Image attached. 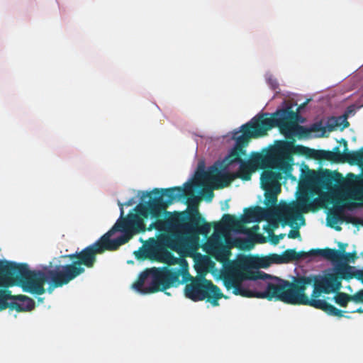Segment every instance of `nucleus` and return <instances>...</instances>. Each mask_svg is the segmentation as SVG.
I'll use <instances>...</instances> for the list:
<instances>
[{
  "label": "nucleus",
  "instance_id": "40",
  "mask_svg": "<svg viewBox=\"0 0 363 363\" xmlns=\"http://www.w3.org/2000/svg\"><path fill=\"white\" fill-rule=\"evenodd\" d=\"M301 236L298 229H293L288 233V238L291 239H296Z\"/></svg>",
  "mask_w": 363,
  "mask_h": 363
},
{
  "label": "nucleus",
  "instance_id": "50",
  "mask_svg": "<svg viewBox=\"0 0 363 363\" xmlns=\"http://www.w3.org/2000/svg\"><path fill=\"white\" fill-rule=\"evenodd\" d=\"M125 206H131L132 205V200L128 201L125 203Z\"/></svg>",
  "mask_w": 363,
  "mask_h": 363
},
{
  "label": "nucleus",
  "instance_id": "52",
  "mask_svg": "<svg viewBox=\"0 0 363 363\" xmlns=\"http://www.w3.org/2000/svg\"><path fill=\"white\" fill-rule=\"evenodd\" d=\"M43 298H38V301H43Z\"/></svg>",
  "mask_w": 363,
  "mask_h": 363
},
{
  "label": "nucleus",
  "instance_id": "39",
  "mask_svg": "<svg viewBox=\"0 0 363 363\" xmlns=\"http://www.w3.org/2000/svg\"><path fill=\"white\" fill-rule=\"evenodd\" d=\"M284 237H285L284 233H281L277 235H273L271 238V242L274 245H277L281 240L284 239Z\"/></svg>",
  "mask_w": 363,
  "mask_h": 363
},
{
  "label": "nucleus",
  "instance_id": "4",
  "mask_svg": "<svg viewBox=\"0 0 363 363\" xmlns=\"http://www.w3.org/2000/svg\"><path fill=\"white\" fill-rule=\"evenodd\" d=\"M62 287L70 282L65 264L56 265L52 269L31 271L26 263L0 260V285L21 286L23 291L35 295L45 294L44 285Z\"/></svg>",
  "mask_w": 363,
  "mask_h": 363
},
{
  "label": "nucleus",
  "instance_id": "5",
  "mask_svg": "<svg viewBox=\"0 0 363 363\" xmlns=\"http://www.w3.org/2000/svg\"><path fill=\"white\" fill-rule=\"evenodd\" d=\"M62 287L70 282L65 264L56 265L52 269L31 271L26 263L0 260V285L21 286L23 291L35 295L45 294L44 285Z\"/></svg>",
  "mask_w": 363,
  "mask_h": 363
},
{
  "label": "nucleus",
  "instance_id": "22",
  "mask_svg": "<svg viewBox=\"0 0 363 363\" xmlns=\"http://www.w3.org/2000/svg\"><path fill=\"white\" fill-rule=\"evenodd\" d=\"M152 260L173 265L178 263V258L163 247L155 246Z\"/></svg>",
  "mask_w": 363,
  "mask_h": 363
},
{
  "label": "nucleus",
  "instance_id": "44",
  "mask_svg": "<svg viewBox=\"0 0 363 363\" xmlns=\"http://www.w3.org/2000/svg\"><path fill=\"white\" fill-rule=\"evenodd\" d=\"M347 246V244H344V243H341V242L339 243V247H340L339 250H340L342 252V255L345 254V247Z\"/></svg>",
  "mask_w": 363,
  "mask_h": 363
},
{
  "label": "nucleus",
  "instance_id": "26",
  "mask_svg": "<svg viewBox=\"0 0 363 363\" xmlns=\"http://www.w3.org/2000/svg\"><path fill=\"white\" fill-rule=\"evenodd\" d=\"M301 219L303 223L305 220L303 216L300 213L298 209L294 206H287L284 208V224H287L293 227L296 220Z\"/></svg>",
  "mask_w": 363,
  "mask_h": 363
},
{
  "label": "nucleus",
  "instance_id": "32",
  "mask_svg": "<svg viewBox=\"0 0 363 363\" xmlns=\"http://www.w3.org/2000/svg\"><path fill=\"white\" fill-rule=\"evenodd\" d=\"M337 251V250H336ZM340 253V258L337 260H330L333 262H340L342 261L350 262V260L354 261L357 258L356 252H349L342 255L340 250H338Z\"/></svg>",
  "mask_w": 363,
  "mask_h": 363
},
{
  "label": "nucleus",
  "instance_id": "36",
  "mask_svg": "<svg viewBox=\"0 0 363 363\" xmlns=\"http://www.w3.org/2000/svg\"><path fill=\"white\" fill-rule=\"evenodd\" d=\"M14 296L11 295V291L8 289L0 290V301H8V300H14Z\"/></svg>",
  "mask_w": 363,
  "mask_h": 363
},
{
  "label": "nucleus",
  "instance_id": "51",
  "mask_svg": "<svg viewBox=\"0 0 363 363\" xmlns=\"http://www.w3.org/2000/svg\"><path fill=\"white\" fill-rule=\"evenodd\" d=\"M254 229H255V230H258V229H259L258 225L255 226V227H254Z\"/></svg>",
  "mask_w": 363,
  "mask_h": 363
},
{
  "label": "nucleus",
  "instance_id": "41",
  "mask_svg": "<svg viewBox=\"0 0 363 363\" xmlns=\"http://www.w3.org/2000/svg\"><path fill=\"white\" fill-rule=\"evenodd\" d=\"M221 177V179H222V181H223V184H221V185L220 186V187H224V186H228V185L230 183V182H231V179H230L229 175H228V174H223V175H221V177Z\"/></svg>",
  "mask_w": 363,
  "mask_h": 363
},
{
  "label": "nucleus",
  "instance_id": "45",
  "mask_svg": "<svg viewBox=\"0 0 363 363\" xmlns=\"http://www.w3.org/2000/svg\"><path fill=\"white\" fill-rule=\"evenodd\" d=\"M341 143H342V144H343V145H344V150H343V152H347V151H349V150H348V147H347V140H345V139H342V140H341Z\"/></svg>",
  "mask_w": 363,
  "mask_h": 363
},
{
  "label": "nucleus",
  "instance_id": "38",
  "mask_svg": "<svg viewBox=\"0 0 363 363\" xmlns=\"http://www.w3.org/2000/svg\"><path fill=\"white\" fill-rule=\"evenodd\" d=\"M353 302L363 303V289L359 290L355 294H352Z\"/></svg>",
  "mask_w": 363,
  "mask_h": 363
},
{
  "label": "nucleus",
  "instance_id": "37",
  "mask_svg": "<svg viewBox=\"0 0 363 363\" xmlns=\"http://www.w3.org/2000/svg\"><path fill=\"white\" fill-rule=\"evenodd\" d=\"M202 194L205 196L207 201H211L214 196L213 189L210 188H205L202 190Z\"/></svg>",
  "mask_w": 363,
  "mask_h": 363
},
{
  "label": "nucleus",
  "instance_id": "43",
  "mask_svg": "<svg viewBox=\"0 0 363 363\" xmlns=\"http://www.w3.org/2000/svg\"><path fill=\"white\" fill-rule=\"evenodd\" d=\"M282 257V255H272V259L276 262V263H283L281 260H284V258H281Z\"/></svg>",
  "mask_w": 363,
  "mask_h": 363
},
{
  "label": "nucleus",
  "instance_id": "18",
  "mask_svg": "<svg viewBox=\"0 0 363 363\" xmlns=\"http://www.w3.org/2000/svg\"><path fill=\"white\" fill-rule=\"evenodd\" d=\"M335 273L342 280H350L353 278L357 279L363 284V270H354V267L347 264H340L335 269Z\"/></svg>",
  "mask_w": 363,
  "mask_h": 363
},
{
  "label": "nucleus",
  "instance_id": "24",
  "mask_svg": "<svg viewBox=\"0 0 363 363\" xmlns=\"http://www.w3.org/2000/svg\"><path fill=\"white\" fill-rule=\"evenodd\" d=\"M306 150L311 151L312 152L311 155L317 160L338 163V157L340 156L338 146L335 147L332 151L324 150H315L308 148H306Z\"/></svg>",
  "mask_w": 363,
  "mask_h": 363
},
{
  "label": "nucleus",
  "instance_id": "35",
  "mask_svg": "<svg viewBox=\"0 0 363 363\" xmlns=\"http://www.w3.org/2000/svg\"><path fill=\"white\" fill-rule=\"evenodd\" d=\"M339 220H340V216L336 211L331 213L328 222H332L333 223H330L329 225L331 228H335V230H341L340 227H339V226L335 227L334 226V224H336Z\"/></svg>",
  "mask_w": 363,
  "mask_h": 363
},
{
  "label": "nucleus",
  "instance_id": "21",
  "mask_svg": "<svg viewBox=\"0 0 363 363\" xmlns=\"http://www.w3.org/2000/svg\"><path fill=\"white\" fill-rule=\"evenodd\" d=\"M283 110H288L289 111H291L292 113H294L296 116V117L294 118V119H291V118H289L287 119V122L288 123H291V132L290 133H289V135H286L285 134H283L286 138H291V136L292 135L293 133H294V129L296 128V130H297V133L299 136L301 137H308L310 133H311V130H310V127H305V126H302V125H297V121H298V114L296 112H294V111H292L290 107H288L286 108H283V109H280V110H278L277 111L272 117H269V118H274L275 117H277V113L279 112V111H283Z\"/></svg>",
  "mask_w": 363,
  "mask_h": 363
},
{
  "label": "nucleus",
  "instance_id": "48",
  "mask_svg": "<svg viewBox=\"0 0 363 363\" xmlns=\"http://www.w3.org/2000/svg\"><path fill=\"white\" fill-rule=\"evenodd\" d=\"M213 172H215V173L218 172L217 167H211V169H210V174H213Z\"/></svg>",
  "mask_w": 363,
  "mask_h": 363
},
{
  "label": "nucleus",
  "instance_id": "25",
  "mask_svg": "<svg viewBox=\"0 0 363 363\" xmlns=\"http://www.w3.org/2000/svg\"><path fill=\"white\" fill-rule=\"evenodd\" d=\"M223 225L228 228H233L238 232L250 233V230L243 226V222L241 219H238L230 214L223 215Z\"/></svg>",
  "mask_w": 363,
  "mask_h": 363
},
{
  "label": "nucleus",
  "instance_id": "3",
  "mask_svg": "<svg viewBox=\"0 0 363 363\" xmlns=\"http://www.w3.org/2000/svg\"><path fill=\"white\" fill-rule=\"evenodd\" d=\"M62 287L70 282L65 264L56 265L52 269L31 271L26 263L0 260V285L21 286L23 291L35 295L45 294L44 285Z\"/></svg>",
  "mask_w": 363,
  "mask_h": 363
},
{
  "label": "nucleus",
  "instance_id": "20",
  "mask_svg": "<svg viewBox=\"0 0 363 363\" xmlns=\"http://www.w3.org/2000/svg\"><path fill=\"white\" fill-rule=\"evenodd\" d=\"M13 298V301L11 302V310H16L18 312L30 311L35 306V301L25 295H17Z\"/></svg>",
  "mask_w": 363,
  "mask_h": 363
},
{
  "label": "nucleus",
  "instance_id": "10",
  "mask_svg": "<svg viewBox=\"0 0 363 363\" xmlns=\"http://www.w3.org/2000/svg\"><path fill=\"white\" fill-rule=\"evenodd\" d=\"M191 194V184L186 183L184 187L174 186L167 189H154L151 192H143L141 201H144L146 197L149 201L142 208L140 213L144 217L150 214L152 218L161 217L166 208L174 201L182 199L184 194Z\"/></svg>",
  "mask_w": 363,
  "mask_h": 363
},
{
  "label": "nucleus",
  "instance_id": "1",
  "mask_svg": "<svg viewBox=\"0 0 363 363\" xmlns=\"http://www.w3.org/2000/svg\"><path fill=\"white\" fill-rule=\"evenodd\" d=\"M118 205L121 206L120 219L107 233L80 252L62 256L72 261V263L65 264L70 281L85 272L84 267L92 268L96 262L97 255L116 250L134 235L147 230L142 217L135 213H129L126 218H123V204L118 202Z\"/></svg>",
  "mask_w": 363,
  "mask_h": 363
},
{
  "label": "nucleus",
  "instance_id": "11",
  "mask_svg": "<svg viewBox=\"0 0 363 363\" xmlns=\"http://www.w3.org/2000/svg\"><path fill=\"white\" fill-rule=\"evenodd\" d=\"M181 269V275L185 278L190 277V283L186 284L184 289L185 296L194 301L206 300L213 306H218V300L223 297L218 286L213 284L211 280L204 277L193 278L190 276L187 269L179 268Z\"/></svg>",
  "mask_w": 363,
  "mask_h": 363
},
{
  "label": "nucleus",
  "instance_id": "19",
  "mask_svg": "<svg viewBox=\"0 0 363 363\" xmlns=\"http://www.w3.org/2000/svg\"><path fill=\"white\" fill-rule=\"evenodd\" d=\"M338 163H348L350 165H363V147L357 151L340 152L339 149Z\"/></svg>",
  "mask_w": 363,
  "mask_h": 363
},
{
  "label": "nucleus",
  "instance_id": "16",
  "mask_svg": "<svg viewBox=\"0 0 363 363\" xmlns=\"http://www.w3.org/2000/svg\"><path fill=\"white\" fill-rule=\"evenodd\" d=\"M308 179L311 182L319 183L326 189H330L333 186L341 184L344 179L342 174L328 169H325L319 174L312 172L308 176Z\"/></svg>",
  "mask_w": 363,
  "mask_h": 363
},
{
  "label": "nucleus",
  "instance_id": "46",
  "mask_svg": "<svg viewBox=\"0 0 363 363\" xmlns=\"http://www.w3.org/2000/svg\"><path fill=\"white\" fill-rule=\"evenodd\" d=\"M341 143H342V144H343V145H344V150H343V152H347V151H349V150H348V147H347V140H345V139H342V140H341Z\"/></svg>",
  "mask_w": 363,
  "mask_h": 363
},
{
  "label": "nucleus",
  "instance_id": "49",
  "mask_svg": "<svg viewBox=\"0 0 363 363\" xmlns=\"http://www.w3.org/2000/svg\"><path fill=\"white\" fill-rule=\"evenodd\" d=\"M308 101H309V100H307L306 102H304L303 104L300 105L298 109L299 110V109L304 108L305 106L308 103Z\"/></svg>",
  "mask_w": 363,
  "mask_h": 363
},
{
  "label": "nucleus",
  "instance_id": "13",
  "mask_svg": "<svg viewBox=\"0 0 363 363\" xmlns=\"http://www.w3.org/2000/svg\"><path fill=\"white\" fill-rule=\"evenodd\" d=\"M286 145V152L283 155V158L278 164L287 169V170L281 169L278 167H269L266 164H261L260 167L264 170L261 174L260 182L262 189L276 188L277 186H281L280 180L282 179V174H284L286 177L291 175L294 165V158L292 156L293 144L286 140H280L275 145Z\"/></svg>",
  "mask_w": 363,
  "mask_h": 363
},
{
  "label": "nucleus",
  "instance_id": "53",
  "mask_svg": "<svg viewBox=\"0 0 363 363\" xmlns=\"http://www.w3.org/2000/svg\"><path fill=\"white\" fill-rule=\"evenodd\" d=\"M362 204H363V203Z\"/></svg>",
  "mask_w": 363,
  "mask_h": 363
},
{
  "label": "nucleus",
  "instance_id": "27",
  "mask_svg": "<svg viewBox=\"0 0 363 363\" xmlns=\"http://www.w3.org/2000/svg\"><path fill=\"white\" fill-rule=\"evenodd\" d=\"M231 252L229 247L223 244L216 245L212 249L211 255L215 259L225 264L229 259Z\"/></svg>",
  "mask_w": 363,
  "mask_h": 363
},
{
  "label": "nucleus",
  "instance_id": "8",
  "mask_svg": "<svg viewBox=\"0 0 363 363\" xmlns=\"http://www.w3.org/2000/svg\"><path fill=\"white\" fill-rule=\"evenodd\" d=\"M194 215H189V212H166V216L162 219L160 217L155 218L148 227V230L156 229L160 233H167L161 240L174 251H179L189 244L192 240H196L193 236L187 227H194L196 219Z\"/></svg>",
  "mask_w": 363,
  "mask_h": 363
},
{
  "label": "nucleus",
  "instance_id": "12",
  "mask_svg": "<svg viewBox=\"0 0 363 363\" xmlns=\"http://www.w3.org/2000/svg\"><path fill=\"white\" fill-rule=\"evenodd\" d=\"M286 145L283 143L281 145H275L266 155L256 153L251 160L241 162L238 172L235 174V177L248 181L251 179L252 172L261 164L287 170L286 167L278 164L286 152Z\"/></svg>",
  "mask_w": 363,
  "mask_h": 363
},
{
  "label": "nucleus",
  "instance_id": "30",
  "mask_svg": "<svg viewBox=\"0 0 363 363\" xmlns=\"http://www.w3.org/2000/svg\"><path fill=\"white\" fill-rule=\"evenodd\" d=\"M152 250H155V246L148 247L145 249H140L135 252V257L138 259H145L149 258L152 260L154 253Z\"/></svg>",
  "mask_w": 363,
  "mask_h": 363
},
{
  "label": "nucleus",
  "instance_id": "31",
  "mask_svg": "<svg viewBox=\"0 0 363 363\" xmlns=\"http://www.w3.org/2000/svg\"><path fill=\"white\" fill-rule=\"evenodd\" d=\"M298 205L302 208L303 212L313 210V203L308 196H303L298 200Z\"/></svg>",
  "mask_w": 363,
  "mask_h": 363
},
{
  "label": "nucleus",
  "instance_id": "17",
  "mask_svg": "<svg viewBox=\"0 0 363 363\" xmlns=\"http://www.w3.org/2000/svg\"><path fill=\"white\" fill-rule=\"evenodd\" d=\"M362 173L356 175L350 173L347 175V183L350 188L351 198L353 200L363 203V164Z\"/></svg>",
  "mask_w": 363,
  "mask_h": 363
},
{
  "label": "nucleus",
  "instance_id": "23",
  "mask_svg": "<svg viewBox=\"0 0 363 363\" xmlns=\"http://www.w3.org/2000/svg\"><path fill=\"white\" fill-rule=\"evenodd\" d=\"M244 212L245 216L241 218V220L243 222V226L246 223L262 220L267 213L266 210L259 206L245 208Z\"/></svg>",
  "mask_w": 363,
  "mask_h": 363
},
{
  "label": "nucleus",
  "instance_id": "28",
  "mask_svg": "<svg viewBox=\"0 0 363 363\" xmlns=\"http://www.w3.org/2000/svg\"><path fill=\"white\" fill-rule=\"evenodd\" d=\"M265 191V204L268 206H275L277 203V196L281 191V187L277 186L276 188H264Z\"/></svg>",
  "mask_w": 363,
  "mask_h": 363
},
{
  "label": "nucleus",
  "instance_id": "2",
  "mask_svg": "<svg viewBox=\"0 0 363 363\" xmlns=\"http://www.w3.org/2000/svg\"><path fill=\"white\" fill-rule=\"evenodd\" d=\"M282 283L284 303L309 306L338 318L344 316L343 313L346 312L318 298L322 294H330L340 290L342 284L335 272H325L313 278L298 277L292 281L282 279Z\"/></svg>",
  "mask_w": 363,
  "mask_h": 363
},
{
  "label": "nucleus",
  "instance_id": "47",
  "mask_svg": "<svg viewBox=\"0 0 363 363\" xmlns=\"http://www.w3.org/2000/svg\"><path fill=\"white\" fill-rule=\"evenodd\" d=\"M351 313H363V309L362 308H359L356 310L352 311Z\"/></svg>",
  "mask_w": 363,
  "mask_h": 363
},
{
  "label": "nucleus",
  "instance_id": "42",
  "mask_svg": "<svg viewBox=\"0 0 363 363\" xmlns=\"http://www.w3.org/2000/svg\"><path fill=\"white\" fill-rule=\"evenodd\" d=\"M7 308H11V302L9 303L8 301H0V311L5 310Z\"/></svg>",
  "mask_w": 363,
  "mask_h": 363
},
{
  "label": "nucleus",
  "instance_id": "29",
  "mask_svg": "<svg viewBox=\"0 0 363 363\" xmlns=\"http://www.w3.org/2000/svg\"><path fill=\"white\" fill-rule=\"evenodd\" d=\"M335 295L333 297V300L340 307H346L349 302L353 301L352 295L340 292H335Z\"/></svg>",
  "mask_w": 363,
  "mask_h": 363
},
{
  "label": "nucleus",
  "instance_id": "14",
  "mask_svg": "<svg viewBox=\"0 0 363 363\" xmlns=\"http://www.w3.org/2000/svg\"><path fill=\"white\" fill-rule=\"evenodd\" d=\"M183 197L187 198L188 208L186 211L182 212H189V215H194L196 219V224L194 227H187L189 230L193 234L194 238L196 240L199 235H206L211 230V225L206 222L205 218L201 216L199 211V202L200 199L195 196L193 190V185L191 184V194H184Z\"/></svg>",
  "mask_w": 363,
  "mask_h": 363
},
{
  "label": "nucleus",
  "instance_id": "15",
  "mask_svg": "<svg viewBox=\"0 0 363 363\" xmlns=\"http://www.w3.org/2000/svg\"><path fill=\"white\" fill-rule=\"evenodd\" d=\"M309 256H321L327 260H337L340 258V253L336 249L326 247L325 249H311L308 252H296L295 249H288L282 253L284 263H289L291 261L299 260Z\"/></svg>",
  "mask_w": 363,
  "mask_h": 363
},
{
  "label": "nucleus",
  "instance_id": "9",
  "mask_svg": "<svg viewBox=\"0 0 363 363\" xmlns=\"http://www.w3.org/2000/svg\"><path fill=\"white\" fill-rule=\"evenodd\" d=\"M182 271L167 267L147 269L141 272L133 284V288L142 294L164 291L182 283L179 280Z\"/></svg>",
  "mask_w": 363,
  "mask_h": 363
},
{
  "label": "nucleus",
  "instance_id": "33",
  "mask_svg": "<svg viewBox=\"0 0 363 363\" xmlns=\"http://www.w3.org/2000/svg\"><path fill=\"white\" fill-rule=\"evenodd\" d=\"M341 121H342L341 123H338L337 120H335L334 123L328 124V131L331 132L335 130V127L341 125H342V129L346 128L350 125V123L347 121L346 118L341 119Z\"/></svg>",
  "mask_w": 363,
  "mask_h": 363
},
{
  "label": "nucleus",
  "instance_id": "7",
  "mask_svg": "<svg viewBox=\"0 0 363 363\" xmlns=\"http://www.w3.org/2000/svg\"><path fill=\"white\" fill-rule=\"evenodd\" d=\"M277 115L278 117L269 118L267 113H260L242 125L240 130L233 133V139L235 141V145L223 160L225 165L230 166L235 162H242L241 157L246 155L245 148L248 145L250 139L266 135L267 131L274 127H278L281 134L289 135L291 132V123L286 121L289 118L294 119L296 115L288 110L279 111Z\"/></svg>",
  "mask_w": 363,
  "mask_h": 363
},
{
  "label": "nucleus",
  "instance_id": "34",
  "mask_svg": "<svg viewBox=\"0 0 363 363\" xmlns=\"http://www.w3.org/2000/svg\"><path fill=\"white\" fill-rule=\"evenodd\" d=\"M311 133L322 131L321 136L324 135L325 128L323 125L322 121L315 122L310 125Z\"/></svg>",
  "mask_w": 363,
  "mask_h": 363
},
{
  "label": "nucleus",
  "instance_id": "6",
  "mask_svg": "<svg viewBox=\"0 0 363 363\" xmlns=\"http://www.w3.org/2000/svg\"><path fill=\"white\" fill-rule=\"evenodd\" d=\"M224 284L228 290L233 289L235 295L284 303L282 279L259 270L240 267L224 279Z\"/></svg>",
  "mask_w": 363,
  "mask_h": 363
}]
</instances>
